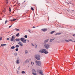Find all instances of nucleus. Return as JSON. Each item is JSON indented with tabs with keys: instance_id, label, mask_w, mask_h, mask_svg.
I'll list each match as a JSON object with an SVG mask.
<instances>
[{
	"instance_id": "28",
	"label": "nucleus",
	"mask_w": 75,
	"mask_h": 75,
	"mask_svg": "<svg viewBox=\"0 0 75 75\" xmlns=\"http://www.w3.org/2000/svg\"><path fill=\"white\" fill-rule=\"evenodd\" d=\"M22 74H25V71H22Z\"/></svg>"
},
{
	"instance_id": "26",
	"label": "nucleus",
	"mask_w": 75,
	"mask_h": 75,
	"mask_svg": "<svg viewBox=\"0 0 75 75\" xmlns=\"http://www.w3.org/2000/svg\"><path fill=\"white\" fill-rule=\"evenodd\" d=\"M16 51H18V48H17L15 50Z\"/></svg>"
},
{
	"instance_id": "44",
	"label": "nucleus",
	"mask_w": 75,
	"mask_h": 75,
	"mask_svg": "<svg viewBox=\"0 0 75 75\" xmlns=\"http://www.w3.org/2000/svg\"><path fill=\"white\" fill-rule=\"evenodd\" d=\"M70 41H72V42H73V41H72L71 40H70Z\"/></svg>"
},
{
	"instance_id": "43",
	"label": "nucleus",
	"mask_w": 75,
	"mask_h": 75,
	"mask_svg": "<svg viewBox=\"0 0 75 75\" xmlns=\"http://www.w3.org/2000/svg\"><path fill=\"white\" fill-rule=\"evenodd\" d=\"M33 28H35V27L33 26Z\"/></svg>"
},
{
	"instance_id": "18",
	"label": "nucleus",
	"mask_w": 75,
	"mask_h": 75,
	"mask_svg": "<svg viewBox=\"0 0 75 75\" xmlns=\"http://www.w3.org/2000/svg\"><path fill=\"white\" fill-rule=\"evenodd\" d=\"M15 20H16V19H15V18H13V19L12 20H11V21H15Z\"/></svg>"
},
{
	"instance_id": "3",
	"label": "nucleus",
	"mask_w": 75,
	"mask_h": 75,
	"mask_svg": "<svg viewBox=\"0 0 75 75\" xmlns=\"http://www.w3.org/2000/svg\"><path fill=\"white\" fill-rule=\"evenodd\" d=\"M34 57L35 58H36L37 60L38 61L40 60V58H41V56H40V54H36L34 56Z\"/></svg>"
},
{
	"instance_id": "37",
	"label": "nucleus",
	"mask_w": 75,
	"mask_h": 75,
	"mask_svg": "<svg viewBox=\"0 0 75 75\" xmlns=\"http://www.w3.org/2000/svg\"><path fill=\"white\" fill-rule=\"evenodd\" d=\"M28 31H29V32H30L31 31V30H30L29 29L28 30Z\"/></svg>"
},
{
	"instance_id": "39",
	"label": "nucleus",
	"mask_w": 75,
	"mask_h": 75,
	"mask_svg": "<svg viewBox=\"0 0 75 75\" xmlns=\"http://www.w3.org/2000/svg\"><path fill=\"white\" fill-rule=\"evenodd\" d=\"M37 45H36V46H35V48H37Z\"/></svg>"
},
{
	"instance_id": "30",
	"label": "nucleus",
	"mask_w": 75,
	"mask_h": 75,
	"mask_svg": "<svg viewBox=\"0 0 75 75\" xmlns=\"http://www.w3.org/2000/svg\"><path fill=\"white\" fill-rule=\"evenodd\" d=\"M2 40V38L1 37H0V41Z\"/></svg>"
},
{
	"instance_id": "13",
	"label": "nucleus",
	"mask_w": 75,
	"mask_h": 75,
	"mask_svg": "<svg viewBox=\"0 0 75 75\" xmlns=\"http://www.w3.org/2000/svg\"><path fill=\"white\" fill-rule=\"evenodd\" d=\"M48 51H47L46 50H45L44 52V53H45V54H48Z\"/></svg>"
},
{
	"instance_id": "25",
	"label": "nucleus",
	"mask_w": 75,
	"mask_h": 75,
	"mask_svg": "<svg viewBox=\"0 0 75 75\" xmlns=\"http://www.w3.org/2000/svg\"><path fill=\"white\" fill-rule=\"evenodd\" d=\"M15 30H16V31H20V30L18 29H15Z\"/></svg>"
},
{
	"instance_id": "8",
	"label": "nucleus",
	"mask_w": 75,
	"mask_h": 75,
	"mask_svg": "<svg viewBox=\"0 0 75 75\" xmlns=\"http://www.w3.org/2000/svg\"><path fill=\"white\" fill-rule=\"evenodd\" d=\"M49 41V39H47V40H45L44 42V44H47V42H48Z\"/></svg>"
},
{
	"instance_id": "14",
	"label": "nucleus",
	"mask_w": 75,
	"mask_h": 75,
	"mask_svg": "<svg viewBox=\"0 0 75 75\" xmlns=\"http://www.w3.org/2000/svg\"><path fill=\"white\" fill-rule=\"evenodd\" d=\"M61 34V33H56L55 34V35H60Z\"/></svg>"
},
{
	"instance_id": "54",
	"label": "nucleus",
	"mask_w": 75,
	"mask_h": 75,
	"mask_svg": "<svg viewBox=\"0 0 75 75\" xmlns=\"http://www.w3.org/2000/svg\"><path fill=\"white\" fill-rule=\"evenodd\" d=\"M70 4H71V3H70Z\"/></svg>"
},
{
	"instance_id": "10",
	"label": "nucleus",
	"mask_w": 75,
	"mask_h": 75,
	"mask_svg": "<svg viewBox=\"0 0 75 75\" xmlns=\"http://www.w3.org/2000/svg\"><path fill=\"white\" fill-rule=\"evenodd\" d=\"M38 71L40 72V74H43V72H42V70H38Z\"/></svg>"
},
{
	"instance_id": "4",
	"label": "nucleus",
	"mask_w": 75,
	"mask_h": 75,
	"mask_svg": "<svg viewBox=\"0 0 75 75\" xmlns=\"http://www.w3.org/2000/svg\"><path fill=\"white\" fill-rule=\"evenodd\" d=\"M44 46L46 49H49L50 48V45L48 44H45L44 45Z\"/></svg>"
},
{
	"instance_id": "45",
	"label": "nucleus",
	"mask_w": 75,
	"mask_h": 75,
	"mask_svg": "<svg viewBox=\"0 0 75 75\" xmlns=\"http://www.w3.org/2000/svg\"><path fill=\"white\" fill-rule=\"evenodd\" d=\"M32 46H33V45H33V44L32 43Z\"/></svg>"
},
{
	"instance_id": "55",
	"label": "nucleus",
	"mask_w": 75,
	"mask_h": 75,
	"mask_svg": "<svg viewBox=\"0 0 75 75\" xmlns=\"http://www.w3.org/2000/svg\"><path fill=\"white\" fill-rule=\"evenodd\" d=\"M17 72H18V71H17Z\"/></svg>"
},
{
	"instance_id": "47",
	"label": "nucleus",
	"mask_w": 75,
	"mask_h": 75,
	"mask_svg": "<svg viewBox=\"0 0 75 75\" xmlns=\"http://www.w3.org/2000/svg\"><path fill=\"white\" fill-rule=\"evenodd\" d=\"M72 11H74V10H71Z\"/></svg>"
},
{
	"instance_id": "15",
	"label": "nucleus",
	"mask_w": 75,
	"mask_h": 75,
	"mask_svg": "<svg viewBox=\"0 0 75 75\" xmlns=\"http://www.w3.org/2000/svg\"><path fill=\"white\" fill-rule=\"evenodd\" d=\"M5 45H6V44H1V47H2L3 46H5Z\"/></svg>"
},
{
	"instance_id": "34",
	"label": "nucleus",
	"mask_w": 75,
	"mask_h": 75,
	"mask_svg": "<svg viewBox=\"0 0 75 75\" xmlns=\"http://www.w3.org/2000/svg\"><path fill=\"white\" fill-rule=\"evenodd\" d=\"M9 11H10V12H11V8H9Z\"/></svg>"
},
{
	"instance_id": "6",
	"label": "nucleus",
	"mask_w": 75,
	"mask_h": 75,
	"mask_svg": "<svg viewBox=\"0 0 75 75\" xmlns=\"http://www.w3.org/2000/svg\"><path fill=\"white\" fill-rule=\"evenodd\" d=\"M15 35H13L12 36V38L11 39V41H14V40L15 39Z\"/></svg>"
},
{
	"instance_id": "16",
	"label": "nucleus",
	"mask_w": 75,
	"mask_h": 75,
	"mask_svg": "<svg viewBox=\"0 0 75 75\" xmlns=\"http://www.w3.org/2000/svg\"><path fill=\"white\" fill-rule=\"evenodd\" d=\"M11 49H12V50H13L14 49V48H15V47L13 46H12L11 47Z\"/></svg>"
},
{
	"instance_id": "36",
	"label": "nucleus",
	"mask_w": 75,
	"mask_h": 75,
	"mask_svg": "<svg viewBox=\"0 0 75 75\" xmlns=\"http://www.w3.org/2000/svg\"><path fill=\"white\" fill-rule=\"evenodd\" d=\"M25 1L23 2V3H22V4H23H23H24V3Z\"/></svg>"
},
{
	"instance_id": "46",
	"label": "nucleus",
	"mask_w": 75,
	"mask_h": 75,
	"mask_svg": "<svg viewBox=\"0 0 75 75\" xmlns=\"http://www.w3.org/2000/svg\"><path fill=\"white\" fill-rule=\"evenodd\" d=\"M20 67H19L18 68V69L19 70V69H20Z\"/></svg>"
},
{
	"instance_id": "41",
	"label": "nucleus",
	"mask_w": 75,
	"mask_h": 75,
	"mask_svg": "<svg viewBox=\"0 0 75 75\" xmlns=\"http://www.w3.org/2000/svg\"><path fill=\"white\" fill-rule=\"evenodd\" d=\"M9 40V38H7V40Z\"/></svg>"
},
{
	"instance_id": "21",
	"label": "nucleus",
	"mask_w": 75,
	"mask_h": 75,
	"mask_svg": "<svg viewBox=\"0 0 75 75\" xmlns=\"http://www.w3.org/2000/svg\"><path fill=\"white\" fill-rule=\"evenodd\" d=\"M55 31H52V32H51L50 33V34H53V33H55Z\"/></svg>"
},
{
	"instance_id": "12",
	"label": "nucleus",
	"mask_w": 75,
	"mask_h": 75,
	"mask_svg": "<svg viewBox=\"0 0 75 75\" xmlns=\"http://www.w3.org/2000/svg\"><path fill=\"white\" fill-rule=\"evenodd\" d=\"M16 63L17 64H18L20 63V62H19V60H17L16 61Z\"/></svg>"
},
{
	"instance_id": "56",
	"label": "nucleus",
	"mask_w": 75,
	"mask_h": 75,
	"mask_svg": "<svg viewBox=\"0 0 75 75\" xmlns=\"http://www.w3.org/2000/svg\"><path fill=\"white\" fill-rule=\"evenodd\" d=\"M17 72H18V71H17Z\"/></svg>"
},
{
	"instance_id": "11",
	"label": "nucleus",
	"mask_w": 75,
	"mask_h": 75,
	"mask_svg": "<svg viewBox=\"0 0 75 75\" xmlns=\"http://www.w3.org/2000/svg\"><path fill=\"white\" fill-rule=\"evenodd\" d=\"M18 44L19 45H20L21 47H23V43H22V42H19L18 43Z\"/></svg>"
},
{
	"instance_id": "42",
	"label": "nucleus",
	"mask_w": 75,
	"mask_h": 75,
	"mask_svg": "<svg viewBox=\"0 0 75 75\" xmlns=\"http://www.w3.org/2000/svg\"><path fill=\"white\" fill-rule=\"evenodd\" d=\"M16 41V40H13V41H14V42H15V41Z\"/></svg>"
},
{
	"instance_id": "32",
	"label": "nucleus",
	"mask_w": 75,
	"mask_h": 75,
	"mask_svg": "<svg viewBox=\"0 0 75 75\" xmlns=\"http://www.w3.org/2000/svg\"><path fill=\"white\" fill-rule=\"evenodd\" d=\"M31 10H33V11L34 10V8H33V7H31Z\"/></svg>"
},
{
	"instance_id": "2",
	"label": "nucleus",
	"mask_w": 75,
	"mask_h": 75,
	"mask_svg": "<svg viewBox=\"0 0 75 75\" xmlns=\"http://www.w3.org/2000/svg\"><path fill=\"white\" fill-rule=\"evenodd\" d=\"M35 62L36 65H38V66L40 67H42V63L41 61L36 60L35 61Z\"/></svg>"
},
{
	"instance_id": "35",
	"label": "nucleus",
	"mask_w": 75,
	"mask_h": 75,
	"mask_svg": "<svg viewBox=\"0 0 75 75\" xmlns=\"http://www.w3.org/2000/svg\"><path fill=\"white\" fill-rule=\"evenodd\" d=\"M7 21H6L5 22V24H6V23H7Z\"/></svg>"
},
{
	"instance_id": "24",
	"label": "nucleus",
	"mask_w": 75,
	"mask_h": 75,
	"mask_svg": "<svg viewBox=\"0 0 75 75\" xmlns=\"http://www.w3.org/2000/svg\"><path fill=\"white\" fill-rule=\"evenodd\" d=\"M54 41V39H51V40H50V42H52V41Z\"/></svg>"
},
{
	"instance_id": "17",
	"label": "nucleus",
	"mask_w": 75,
	"mask_h": 75,
	"mask_svg": "<svg viewBox=\"0 0 75 75\" xmlns=\"http://www.w3.org/2000/svg\"><path fill=\"white\" fill-rule=\"evenodd\" d=\"M29 61H30V60H29L28 59H27L25 61V63H28Z\"/></svg>"
},
{
	"instance_id": "29",
	"label": "nucleus",
	"mask_w": 75,
	"mask_h": 75,
	"mask_svg": "<svg viewBox=\"0 0 75 75\" xmlns=\"http://www.w3.org/2000/svg\"><path fill=\"white\" fill-rule=\"evenodd\" d=\"M24 37L25 38H27V35H25Z\"/></svg>"
},
{
	"instance_id": "51",
	"label": "nucleus",
	"mask_w": 75,
	"mask_h": 75,
	"mask_svg": "<svg viewBox=\"0 0 75 75\" xmlns=\"http://www.w3.org/2000/svg\"><path fill=\"white\" fill-rule=\"evenodd\" d=\"M33 46H35V45H33Z\"/></svg>"
},
{
	"instance_id": "48",
	"label": "nucleus",
	"mask_w": 75,
	"mask_h": 75,
	"mask_svg": "<svg viewBox=\"0 0 75 75\" xmlns=\"http://www.w3.org/2000/svg\"><path fill=\"white\" fill-rule=\"evenodd\" d=\"M27 41H28V42H30V41H29V40H28Z\"/></svg>"
},
{
	"instance_id": "5",
	"label": "nucleus",
	"mask_w": 75,
	"mask_h": 75,
	"mask_svg": "<svg viewBox=\"0 0 75 75\" xmlns=\"http://www.w3.org/2000/svg\"><path fill=\"white\" fill-rule=\"evenodd\" d=\"M32 74L33 75H37V72L34 69H33L32 70Z\"/></svg>"
},
{
	"instance_id": "1",
	"label": "nucleus",
	"mask_w": 75,
	"mask_h": 75,
	"mask_svg": "<svg viewBox=\"0 0 75 75\" xmlns=\"http://www.w3.org/2000/svg\"><path fill=\"white\" fill-rule=\"evenodd\" d=\"M16 41L18 42L19 41H21L22 42H23V43H26V40L25 38H22L21 39L20 38H16Z\"/></svg>"
},
{
	"instance_id": "38",
	"label": "nucleus",
	"mask_w": 75,
	"mask_h": 75,
	"mask_svg": "<svg viewBox=\"0 0 75 75\" xmlns=\"http://www.w3.org/2000/svg\"><path fill=\"white\" fill-rule=\"evenodd\" d=\"M11 26H12V25H11V26H9V28H10L11 27Z\"/></svg>"
},
{
	"instance_id": "20",
	"label": "nucleus",
	"mask_w": 75,
	"mask_h": 75,
	"mask_svg": "<svg viewBox=\"0 0 75 75\" xmlns=\"http://www.w3.org/2000/svg\"><path fill=\"white\" fill-rule=\"evenodd\" d=\"M15 47L16 48H18V47H19V45H16Z\"/></svg>"
},
{
	"instance_id": "22",
	"label": "nucleus",
	"mask_w": 75,
	"mask_h": 75,
	"mask_svg": "<svg viewBox=\"0 0 75 75\" xmlns=\"http://www.w3.org/2000/svg\"><path fill=\"white\" fill-rule=\"evenodd\" d=\"M31 64L33 66L34 65V63L33 62H31Z\"/></svg>"
},
{
	"instance_id": "40",
	"label": "nucleus",
	"mask_w": 75,
	"mask_h": 75,
	"mask_svg": "<svg viewBox=\"0 0 75 75\" xmlns=\"http://www.w3.org/2000/svg\"><path fill=\"white\" fill-rule=\"evenodd\" d=\"M73 36H74V37H75V34H74L73 35Z\"/></svg>"
},
{
	"instance_id": "53",
	"label": "nucleus",
	"mask_w": 75,
	"mask_h": 75,
	"mask_svg": "<svg viewBox=\"0 0 75 75\" xmlns=\"http://www.w3.org/2000/svg\"><path fill=\"white\" fill-rule=\"evenodd\" d=\"M6 1H7V0H6Z\"/></svg>"
},
{
	"instance_id": "7",
	"label": "nucleus",
	"mask_w": 75,
	"mask_h": 75,
	"mask_svg": "<svg viewBox=\"0 0 75 75\" xmlns=\"http://www.w3.org/2000/svg\"><path fill=\"white\" fill-rule=\"evenodd\" d=\"M46 50L45 49H43L42 50H40V51L39 52H40V53H42V54L44 53V51Z\"/></svg>"
},
{
	"instance_id": "33",
	"label": "nucleus",
	"mask_w": 75,
	"mask_h": 75,
	"mask_svg": "<svg viewBox=\"0 0 75 75\" xmlns=\"http://www.w3.org/2000/svg\"><path fill=\"white\" fill-rule=\"evenodd\" d=\"M65 41H66V42H69V41H68V40H65Z\"/></svg>"
},
{
	"instance_id": "49",
	"label": "nucleus",
	"mask_w": 75,
	"mask_h": 75,
	"mask_svg": "<svg viewBox=\"0 0 75 75\" xmlns=\"http://www.w3.org/2000/svg\"><path fill=\"white\" fill-rule=\"evenodd\" d=\"M7 3H8V1H7Z\"/></svg>"
},
{
	"instance_id": "27",
	"label": "nucleus",
	"mask_w": 75,
	"mask_h": 75,
	"mask_svg": "<svg viewBox=\"0 0 75 75\" xmlns=\"http://www.w3.org/2000/svg\"><path fill=\"white\" fill-rule=\"evenodd\" d=\"M16 37H18V35H19V33H18V34H16Z\"/></svg>"
},
{
	"instance_id": "9",
	"label": "nucleus",
	"mask_w": 75,
	"mask_h": 75,
	"mask_svg": "<svg viewBox=\"0 0 75 75\" xmlns=\"http://www.w3.org/2000/svg\"><path fill=\"white\" fill-rule=\"evenodd\" d=\"M41 30L43 31V32H45V31H47V29H42Z\"/></svg>"
},
{
	"instance_id": "52",
	"label": "nucleus",
	"mask_w": 75,
	"mask_h": 75,
	"mask_svg": "<svg viewBox=\"0 0 75 75\" xmlns=\"http://www.w3.org/2000/svg\"><path fill=\"white\" fill-rule=\"evenodd\" d=\"M16 6V5H14V6Z\"/></svg>"
},
{
	"instance_id": "50",
	"label": "nucleus",
	"mask_w": 75,
	"mask_h": 75,
	"mask_svg": "<svg viewBox=\"0 0 75 75\" xmlns=\"http://www.w3.org/2000/svg\"><path fill=\"white\" fill-rule=\"evenodd\" d=\"M74 41V42H75V41Z\"/></svg>"
},
{
	"instance_id": "57",
	"label": "nucleus",
	"mask_w": 75,
	"mask_h": 75,
	"mask_svg": "<svg viewBox=\"0 0 75 75\" xmlns=\"http://www.w3.org/2000/svg\"><path fill=\"white\" fill-rule=\"evenodd\" d=\"M17 72H18V71H17Z\"/></svg>"
},
{
	"instance_id": "31",
	"label": "nucleus",
	"mask_w": 75,
	"mask_h": 75,
	"mask_svg": "<svg viewBox=\"0 0 75 75\" xmlns=\"http://www.w3.org/2000/svg\"><path fill=\"white\" fill-rule=\"evenodd\" d=\"M70 3H71V2H69V1H68V2H67V4H69Z\"/></svg>"
},
{
	"instance_id": "19",
	"label": "nucleus",
	"mask_w": 75,
	"mask_h": 75,
	"mask_svg": "<svg viewBox=\"0 0 75 75\" xmlns=\"http://www.w3.org/2000/svg\"><path fill=\"white\" fill-rule=\"evenodd\" d=\"M27 53H28V51L26 50L25 51V54H27Z\"/></svg>"
},
{
	"instance_id": "23",
	"label": "nucleus",
	"mask_w": 75,
	"mask_h": 75,
	"mask_svg": "<svg viewBox=\"0 0 75 75\" xmlns=\"http://www.w3.org/2000/svg\"><path fill=\"white\" fill-rule=\"evenodd\" d=\"M14 55H15V57H16V56H17V53H15L14 54Z\"/></svg>"
}]
</instances>
